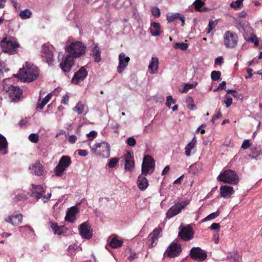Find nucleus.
<instances>
[{
    "mask_svg": "<svg viewBox=\"0 0 262 262\" xmlns=\"http://www.w3.org/2000/svg\"><path fill=\"white\" fill-rule=\"evenodd\" d=\"M149 31L152 36H159L161 34L160 24L156 22L152 23L151 24V27L149 28Z\"/></svg>",
    "mask_w": 262,
    "mask_h": 262,
    "instance_id": "nucleus-27",
    "label": "nucleus"
},
{
    "mask_svg": "<svg viewBox=\"0 0 262 262\" xmlns=\"http://www.w3.org/2000/svg\"><path fill=\"white\" fill-rule=\"evenodd\" d=\"M78 154L82 157H85L88 155V153L86 150L79 149L78 150Z\"/></svg>",
    "mask_w": 262,
    "mask_h": 262,
    "instance_id": "nucleus-62",
    "label": "nucleus"
},
{
    "mask_svg": "<svg viewBox=\"0 0 262 262\" xmlns=\"http://www.w3.org/2000/svg\"><path fill=\"white\" fill-rule=\"evenodd\" d=\"M197 85L196 82H194L193 83H186L183 88L182 89H180V92L182 93H185L187 92L189 90L195 88Z\"/></svg>",
    "mask_w": 262,
    "mask_h": 262,
    "instance_id": "nucleus-34",
    "label": "nucleus"
},
{
    "mask_svg": "<svg viewBox=\"0 0 262 262\" xmlns=\"http://www.w3.org/2000/svg\"><path fill=\"white\" fill-rule=\"evenodd\" d=\"M124 159L125 162V170L129 172L132 171L135 166L133 152H127L124 156Z\"/></svg>",
    "mask_w": 262,
    "mask_h": 262,
    "instance_id": "nucleus-14",
    "label": "nucleus"
},
{
    "mask_svg": "<svg viewBox=\"0 0 262 262\" xmlns=\"http://www.w3.org/2000/svg\"><path fill=\"white\" fill-rule=\"evenodd\" d=\"M196 143V139L193 137L192 140L188 143L185 146V155L187 157H189L192 155V150H193Z\"/></svg>",
    "mask_w": 262,
    "mask_h": 262,
    "instance_id": "nucleus-28",
    "label": "nucleus"
},
{
    "mask_svg": "<svg viewBox=\"0 0 262 262\" xmlns=\"http://www.w3.org/2000/svg\"><path fill=\"white\" fill-rule=\"evenodd\" d=\"M108 241L110 246L113 248H118L120 247L123 242L122 239H119L116 237H114L113 238L110 237Z\"/></svg>",
    "mask_w": 262,
    "mask_h": 262,
    "instance_id": "nucleus-29",
    "label": "nucleus"
},
{
    "mask_svg": "<svg viewBox=\"0 0 262 262\" xmlns=\"http://www.w3.org/2000/svg\"><path fill=\"white\" fill-rule=\"evenodd\" d=\"M176 103V100L173 99L171 96H168L167 97L166 104L167 106V107L170 108L172 104H174Z\"/></svg>",
    "mask_w": 262,
    "mask_h": 262,
    "instance_id": "nucleus-47",
    "label": "nucleus"
},
{
    "mask_svg": "<svg viewBox=\"0 0 262 262\" xmlns=\"http://www.w3.org/2000/svg\"><path fill=\"white\" fill-rule=\"evenodd\" d=\"M220 192L222 197L228 198L234 192V190L232 186L224 185L220 187Z\"/></svg>",
    "mask_w": 262,
    "mask_h": 262,
    "instance_id": "nucleus-23",
    "label": "nucleus"
},
{
    "mask_svg": "<svg viewBox=\"0 0 262 262\" xmlns=\"http://www.w3.org/2000/svg\"><path fill=\"white\" fill-rule=\"evenodd\" d=\"M217 24V21L216 20H210L209 21L208 28L205 29V32L206 34L210 33L212 31V30L216 27Z\"/></svg>",
    "mask_w": 262,
    "mask_h": 262,
    "instance_id": "nucleus-36",
    "label": "nucleus"
},
{
    "mask_svg": "<svg viewBox=\"0 0 262 262\" xmlns=\"http://www.w3.org/2000/svg\"><path fill=\"white\" fill-rule=\"evenodd\" d=\"M137 254L135 252H130V255L128 257V259L132 261L135 259H136L137 258Z\"/></svg>",
    "mask_w": 262,
    "mask_h": 262,
    "instance_id": "nucleus-64",
    "label": "nucleus"
},
{
    "mask_svg": "<svg viewBox=\"0 0 262 262\" xmlns=\"http://www.w3.org/2000/svg\"><path fill=\"white\" fill-rule=\"evenodd\" d=\"M30 172L37 176L42 175L43 167L40 163H36L29 167Z\"/></svg>",
    "mask_w": 262,
    "mask_h": 262,
    "instance_id": "nucleus-22",
    "label": "nucleus"
},
{
    "mask_svg": "<svg viewBox=\"0 0 262 262\" xmlns=\"http://www.w3.org/2000/svg\"><path fill=\"white\" fill-rule=\"evenodd\" d=\"M249 40L254 43L255 46H258L259 44L258 38L255 35H252L249 38Z\"/></svg>",
    "mask_w": 262,
    "mask_h": 262,
    "instance_id": "nucleus-53",
    "label": "nucleus"
},
{
    "mask_svg": "<svg viewBox=\"0 0 262 262\" xmlns=\"http://www.w3.org/2000/svg\"><path fill=\"white\" fill-rule=\"evenodd\" d=\"M52 97V94H48L41 101V102L38 103L37 105V107L39 109H42L45 105L47 104L49 101L50 100Z\"/></svg>",
    "mask_w": 262,
    "mask_h": 262,
    "instance_id": "nucleus-33",
    "label": "nucleus"
},
{
    "mask_svg": "<svg viewBox=\"0 0 262 262\" xmlns=\"http://www.w3.org/2000/svg\"><path fill=\"white\" fill-rule=\"evenodd\" d=\"M222 117V114L221 113V110H219L217 112V114L216 115H214L211 119V122L212 123H214L215 120L220 118Z\"/></svg>",
    "mask_w": 262,
    "mask_h": 262,
    "instance_id": "nucleus-55",
    "label": "nucleus"
},
{
    "mask_svg": "<svg viewBox=\"0 0 262 262\" xmlns=\"http://www.w3.org/2000/svg\"><path fill=\"white\" fill-rule=\"evenodd\" d=\"M190 255L192 258L199 261H202L207 257L206 253L199 247L192 248L190 250Z\"/></svg>",
    "mask_w": 262,
    "mask_h": 262,
    "instance_id": "nucleus-13",
    "label": "nucleus"
},
{
    "mask_svg": "<svg viewBox=\"0 0 262 262\" xmlns=\"http://www.w3.org/2000/svg\"><path fill=\"white\" fill-rule=\"evenodd\" d=\"M179 234L180 236L185 241L191 239L193 235L192 229L190 226L183 227Z\"/></svg>",
    "mask_w": 262,
    "mask_h": 262,
    "instance_id": "nucleus-19",
    "label": "nucleus"
},
{
    "mask_svg": "<svg viewBox=\"0 0 262 262\" xmlns=\"http://www.w3.org/2000/svg\"><path fill=\"white\" fill-rule=\"evenodd\" d=\"M137 184L139 188L141 190L143 191L147 188L148 186V181L145 177L140 175L138 178Z\"/></svg>",
    "mask_w": 262,
    "mask_h": 262,
    "instance_id": "nucleus-25",
    "label": "nucleus"
},
{
    "mask_svg": "<svg viewBox=\"0 0 262 262\" xmlns=\"http://www.w3.org/2000/svg\"><path fill=\"white\" fill-rule=\"evenodd\" d=\"M71 164V160L69 156H63L61 157L57 165L54 168L56 176L61 177L66 169Z\"/></svg>",
    "mask_w": 262,
    "mask_h": 262,
    "instance_id": "nucleus-6",
    "label": "nucleus"
},
{
    "mask_svg": "<svg viewBox=\"0 0 262 262\" xmlns=\"http://www.w3.org/2000/svg\"><path fill=\"white\" fill-rule=\"evenodd\" d=\"M182 14L179 13H171L170 15H167V20L168 22H172L180 18Z\"/></svg>",
    "mask_w": 262,
    "mask_h": 262,
    "instance_id": "nucleus-35",
    "label": "nucleus"
},
{
    "mask_svg": "<svg viewBox=\"0 0 262 262\" xmlns=\"http://www.w3.org/2000/svg\"><path fill=\"white\" fill-rule=\"evenodd\" d=\"M126 143L130 146H134L136 144V140L132 137L127 139Z\"/></svg>",
    "mask_w": 262,
    "mask_h": 262,
    "instance_id": "nucleus-49",
    "label": "nucleus"
},
{
    "mask_svg": "<svg viewBox=\"0 0 262 262\" xmlns=\"http://www.w3.org/2000/svg\"><path fill=\"white\" fill-rule=\"evenodd\" d=\"M151 246L152 247L154 246L157 243V241H158V235H155L153 234L152 233L151 234Z\"/></svg>",
    "mask_w": 262,
    "mask_h": 262,
    "instance_id": "nucleus-54",
    "label": "nucleus"
},
{
    "mask_svg": "<svg viewBox=\"0 0 262 262\" xmlns=\"http://www.w3.org/2000/svg\"><path fill=\"white\" fill-rule=\"evenodd\" d=\"M88 75L86 70L82 67L77 72L72 79V82L74 84H78L80 81L84 80Z\"/></svg>",
    "mask_w": 262,
    "mask_h": 262,
    "instance_id": "nucleus-18",
    "label": "nucleus"
},
{
    "mask_svg": "<svg viewBox=\"0 0 262 262\" xmlns=\"http://www.w3.org/2000/svg\"><path fill=\"white\" fill-rule=\"evenodd\" d=\"M151 12L152 14L156 17H158L160 15V10L159 8L157 7H151Z\"/></svg>",
    "mask_w": 262,
    "mask_h": 262,
    "instance_id": "nucleus-46",
    "label": "nucleus"
},
{
    "mask_svg": "<svg viewBox=\"0 0 262 262\" xmlns=\"http://www.w3.org/2000/svg\"><path fill=\"white\" fill-rule=\"evenodd\" d=\"M211 230H219L220 229V225L218 223H213L209 227Z\"/></svg>",
    "mask_w": 262,
    "mask_h": 262,
    "instance_id": "nucleus-57",
    "label": "nucleus"
},
{
    "mask_svg": "<svg viewBox=\"0 0 262 262\" xmlns=\"http://www.w3.org/2000/svg\"><path fill=\"white\" fill-rule=\"evenodd\" d=\"M50 227L55 234L60 235L66 230L64 226H58L56 223H51Z\"/></svg>",
    "mask_w": 262,
    "mask_h": 262,
    "instance_id": "nucleus-30",
    "label": "nucleus"
},
{
    "mask_svg": "<svg viewBox=\"0 0 262 262\" xmlns=\"http://www.w3.org/2000/svg\"><path fill=\"white\" fill-rule=\"evenodd\" d=\"M19 230L20 232L22 233H25L27 231L32 232L33 231V229L28 225L20 226L18 227Z\"/></svg>",
    "mask_w": 262,
    "mask_h": 262,
    "instance_id": "nucleus-45",
    "label": "nucleus"
},
{
    "mask_svg": "<svg viewBox=\"0 0 262 262\" xmlns=\"http://www.w3.org/2000/svg\"><path fill=\"white\" fill-rule=\"evenodd\" d=\"M32 15L31 11L28 9H26L23 10L20 12L19 16L22 19H28L31 17Z\"/></svg>",
    "mask_w": 262,
    "mask_h": 262,
    "instance_id": "nucleus-37",
    "label": "nucleus"
},
{
    "mask_svg": "<svg viewBox=\"0 0 262 262\" xmlns=\"http://www.w3.org/2000/svg\"><path fill=\"white\" fill-rule=\"evenodd\" d=\"M181 252V245L176 243H172L167 248L166 254L170 257H174L179 255Z\"/></svg>",
    "mask_w": 262,
    "mask_h": 262,
    "instance_id": "nucleus-15",
    "label": "nucleus"
},
{
    "mask_svg": "<svg viewBox=\"0 0 262 262\" xmlns=\"http://www.w3.org/2000/svg\"><path fill=\"white\" fill-rule=\"evenodd\" d=\"M69 99V97L68 95L67 94H66L65 95H64L62 97V99L61 100V103L64 104H68Z\"/></svg>",
    "mask_w": 262,
    "mask_h": 262,
    "instance_id": "nucleus-60",
    "label": "nucleus"
},
{
    "mask_svg": "<svg viewBox=\"0 0 262 262\" xmlns=\"http://www.w3.org/2000/svg\"><path fill=\"white\" fill-rule=\"evenodd\" d=\"M19 46L16 39L11 36L5 37L1 42V46L3 51L11 54L17 53V49L19 47Z\"/></svg>",
    "mask_w": 262,
    "mask_h": 262,
    "instance_id": "nucleus-3",
    "label": "nucleus"
},
{
    "mask_svg": "<svg viewBox=\"0 0 262 262\" xmlns=\"http://www.w3.org/2000/svg\"><path fill=\"white\" fill-rule=\"evenodd\" d=\"M250 141L248 139L245 140L242 145L241 148L243 149H246L250 147Z\"/></svg>",
    "mask_w": 262,
    "mask_h": 262,
    "instance_id": "nucleus-52",
    "label": "nucleus"
},
{
    "mask_svg": "<svg viewBox=\"0 0 262 262\" xmlns=\"http://www.w3.org/2000/svg\"><path fill=\"white\" fill-rule=\"evenodd\" d=\"M5 221L13 226H18L22 223L23 215L20 213L13 214L6 217Z\"/></svg>",
    "mask_w": 262,
    "mask_h": 262,
    "instance_id": "nucleus-17",
    "label": "nucleus"
},
{
    "mask_svg": "<svg viewBox=\"0 0 262 262\" xmlns=\"http://www.w3.org/2000/svg\"><path fill=\"white\" fill-rule=\"evenodd\" d=\"M41 53V56L43 58L46 59V62L49 65L52 64L54 61L53 54L49 48L45 45H43L42 46Z\"/></svg>",
    "mask_w": 262,
    "mask_h": 262,
    "instance_id": "nucleus-16",
    "label": "nucleus"
},
{
    "mask_svg": "<svg viewBox=\"0 0 262 262\" xmlns=\"http://www.w3.org/2000/svg\"><path fill=\"white\" fill-rule=\"evenodd\" d=\"M226 99L224 100V103L227 107H229L232 103V98L227 95L225 96Z\"/></svg>",
    "mask_w": 262,
    "mask_h": 262,
    "instance_id": "nucleus-51",
    "label": "nucleus"
},
{
    "mask_svg": "<svg viewBox=\"0 0 262 262\" xmlns=\"http://www.w3.org/2000/svg\"><path fill=\"white\" fill-rule=\"evenodd\" d=\"M188 47V44L185 42H180V43H175L173 45V48L176 49H180L182 51H185L187 49Z\"/></svg>",
    "mask_w": 262,
    "mask_h": 262,
    "instance_id": "nucleus-38",
    "label": "nucleus"
},
{
    "mask_svg": "<svg viewBox=\"0 0 262 262\" xmlns=\"http://www.w3.org/2000/svg\"><path fill=\"white\" fill-rule=\"evenodd\" d=\"M251 154L249 155V156L251 157L252 158H256L259 155V151L257 149V148H252L251 149Z\"/></svg>",
    "mask_w": 262,
    "mask_h": 262,
    "instance_id": "nucleus-48",
    "label": "nucleus"
},
{
    "mask_svg": "<svg viewBox=\"0 0 262 262\" xmlns=\"http://www.w3.org/2000/svg\"><path fill=\"white\" fill-rule=\"evenodd\" d=\"M189 203V201L188 200H186L176 204L168 210L166 213V217L170 219L179 214L181 211Z\"/></svg>",
    "mask_w": 262,
    "mask_h": 262,
    "instance_id": "nucleus-8",
    "label": "nucleus"
},
{
    "mask_svg": "<svg viewBox=\"0 0 262 262\" xmlns=\"http://www.w3.org/2000/svg\"><path fill=\"white\" fill-rule=\"evenodd\" d=\"M45 189L40 185L32 184L29 188L28 194L32 198L38 200H41Z\"/></svg>",
    "mask_w": 262,
    "mask_h": 262,
    "instance_id": "nucleus-10",
    "label": "nucleus"
},
{
    "mask_svg": "<svg viewBox=\"0 0 262 262\" xmlns=\"http://www.w3.org/2000/svg\"><path fill=\"white\" fill-rule=\"evenodd\" d=\"M77 140V137L75 135H71L69 139H68V141L69 142L71 143V144H74L76 142Z\"/></svg>",
    "mask_w": 262,
    "mask_h": 262,
    "instance_id": "nucleus-59",
    "label": "nucleus"
},
{
    "mask_svg": "<svg viewBox=\"0 0 262 262\" xmlns=\"http://www.w3.org/2000/svg\"><path fill=\"white\" fill-rule=\"evenodd\" d=\"M226 81H222L218 86V87L214 90V92H216L217 90H224L226 88Z\"/></svg>",
    "mask_w": 262,
    "mask_h": 262,
    "instance_id": "nucleus-56",
    "label": "nucleus"
},
{
    "mask_svg": "<svg viewBox=\"0 0 262 262\" xmlns=\"http://www.w3.org/2000/svg\"><path fill=\"white\" fill-rule=\"evenodd\" d=\"M159 67V59L157 57H153L148 66V71L151 74H156Z\"/></svg>",
    "mask_w": 262,
    "mask_h": 262,
    "instance_id": "nucleus-24",
    "label": "nucleus"
},
{
    "mask_svg": "<svg viewBox=\"0 0 262 262\" xmlns=\"http://www.w3.org/2000/svg\"><path fill=\"white\" fill-rule=\"evenodd\" d=\"M91 151L96 156L107 158L110 156L111 147L106 142L96 143L93 146L90 145Z\"/></svg>",
    "mask_w": 262,
    "mask_h": 262,
    "instance_id": "nucleus-4",
    "label": "nucleus"
},
{
    "mask_svg": "<svg viewBox=\"0 0 262 262\" xmlns=\"http://www.w3.org/2000/svg\"><path fill=\"white\" fill-rule=\"evenodd\" d=\"M78 212V209L76 206H73L68 209L65 220L67 221L73 223L76 220V215Z\"/></svg>",
    "mask_w": 262,
    "mask_h": 262,
    "instance_id": "nucleus-21",
    "label": "nucleus"
},
{
    "mask_svg": "<svg viewBox=\"0 0 262 262\" xmlns=\"http://www.w3.org/2000/svg\"><path fill=\"white\" fill-rule=\"evenodd\" d=\"M244 0H236L230 4V7L234 9H237L242 5Z\"/></svg>",
    "mask_w": 262,
    "mask_h": 262,
    "instance_id": "nucleus-44",
    "label": "nucleus"
},
{
    "mask_svg": "<svg viewBox=\"0 0 262 262\" xmlns=\"http://www.w3.org/2000/svg\"><path fill=\"white\" fill-rule=\"evenodd\" d=\"M73 110L76 112L78 114H81L83 112L85 113V114L88 112V109L86 105L83 104L81 102H79L76 106L74 107Z\"/></svg>",
    "mask_w": 262,
    "mask_h": 262,
    "instance_id": "nucleus-31",
    "label": "nucleus"
},
{
    "mask_svg": "<svg viewBox=\"0 0 262 262\" xmlns=\"http://www.w3.org/2000/svg\"><path fill=\"white\" fill-rule=\"evenodd\" d=\"M14 77L19 78L22 81L31 82L38 76L37 68L33 64L27 62L25 66L19 70Z\"/></svg>",
    "mask_w": 262,
    "mask_h": 262,
    "instance_id": "nucleus-2",
    "label": "nucleus"
},
{
    "mask_svg": "<svg viewBox=\"0 0 262 262\" xmlns=\"http://www.w3.org/2000/svg\"><path fill=\"white\" fill-rule=\"evenodd\" d=\"M7 142L5 137L0 134V151L7 147Z\"/></svg>",
    "mask_w": 262,
    "mask_h": 262,
    "instance_id": "nucleus-40",
    "label": "nucleus"
},
{
    "mask_svg": "<svg viewBox=\"0 0 262 262\" xmlns=\"http://www.w3.org/2000/svg\"><path fill=\"white\" fill-rule=\"evenodd\" d=\"M91 55L96 62H99L101 60V52L97 45H95L92 48V52Z\"/></svg>",
    "mask_w": 262,
    "mask_h": 262,
    "instance_id": "nucleus-26",
    "label": "nucleus"
},
{
    "mask_svg": "<svg viewBox=\"0 0 262 262\" xmlns=\"http://www.w3.org/2000/svg\"><path fill=\"white\" fill-rule=\"evenodd\" d=\"M221 73L219 71H213L211 73V77L212 80L216 81L220 79Z\"/></svg>",
    "mask_w": 262,
    "mask_h": 262,
    "instance_id": "nucleus-41",
    "label": "nucleus"
},
{
    "mask_svg": "<svg viewBox=\"0 0 262 262\" xmlns=\"http://www.w3.org/2000/svg\"><path fill=\"white\" fill-rule=\"evenodd\" d=\"M224 43L227 48H234L238 42V36L236 33L227 31L224 34Z\"/></svg>",
    "mask_w": 262,
    "mask_h": 262,
    "instance_id": "nucleus-7",
    "label": "nucleus"
},
{
    "mask_svg": "<svg viewBox=\"0 0 262 262\" xmlns=\"http://www.w3.org/2000/svg\"><path fill=\"white\" fill-rule=\"evenodd\" d=\"M162 232V229L160 228L155 229L153 231L152 234L155 235H158V237L161 236L160 234Z\"/></svg>",
    "mask_w": 262,
    "mask_h": 262,
    "instance_id": "nucleus-63",
    "label": "nucleus"
},
{
    "mask_svg": "<svg viewBox=\"0 0 262 262\" xmlns=\"http://www.w3.org/2000/svg\"><path fill=\"white\" fill-rule=\"evenodd\" d=\"M68 54L64 56L62 53L58 54V60L60 67L64 72H69L74 64V59L78 58L85 53V46L80 41L72 42L66 48Z\"/></svg>",
    "mask_w": 262,
    "mask_h": 262,
    "instance_id": "nucleus-1",
    "label": "nucleus"
},
{
    "mask_svg": "<svg viewBox=\"0 0 262 262\" xmlns=\"http://www.w3.org/2000/svg\"><path fill=\"white\" fill-rule=\"evenodd\" d=\"M223 61H224V59H223V57L219 56L215 59V64L221 65L223 63Z\"/></svg>",
    "mask_w": 262,
    "mask_h": 262,
    "instance_id": "nucleus-61",
    "label": "nucleus"
},
{
    "mask_svg": "<svg viewBox=\"0 0 262 262\" xmlns=\"http://www.w3.org/2000/svg\"><path fill=\"white\" fill-rule=\"evenodd\" d=\"M155 165L154 161L152 158L149 156H145L143 159L142 164V173L146 175L150 170L153 169Z\"/></svg>",
    "mask_w": 262,
    "mask_h": 262,
    "instance_id": "nucleus-11",
    "label": "nucleus"
},
{
    "mask_svg": "<svg viewBox=\"0 0 262 262\" xmlns=\"http://www.w3.org/2000/svg\"><path fill=\"white\" fill-rule=\"evenodd\" d=\"M97 135V133L96 131L92 130L86 134V137L90 139V141H92L96 138Z\"/></svg>",
    "mask_w": 262,
    "mask_h": 262,
    "instance_id": "nucleus-50",
    "label": "nucleus"
},
{
    "mask_svg": "<svg viewBox=\"0 0 262 262\" xmlns=\"http://www.w3.org/2000/svg\"><path fill=\"white\" fill-rule=\"evenodd\" d=\"M193 5L194 6L195 9L198 11L205 12L207 10L206 8H202L204 5V3L201 0H195Z\"/></svg>",
    "mask_w": 262,
    "mask_h": 262,
    "instance_id": "nucleus-32",
    "label": "nucleus"
},
{
    "mask_svg": "<svg viewBox=\"0 0 262 262\" xmlns=\"http://www.w3.org/2000/svg\"><path fill=\"white\" fill-rule=\"evenodd\" d=\"M220 214V212L219 211H217L216 212H212L207 215L205 218L203 219L202 222H206L208 221L212 220L216 217H217Z\"/></svg>",
    "mask_w": 262,
    "mask_h": 262,
    "instance_id": "nucleus-39",
    "label": "nucleus"
},
{
    "mask_svg": "<svg viewBox=\"0 0 262 262\" xmlns=\"http://www.w3.org/2000/svg\"><path fill=\"white\" fill-rule=\"evenodd\" d=\"M79 234L85 239H89L92 237L93 230L91 229L90 224L85 222L81 224L78 227Z\"/></svg>",
    "mask_w": 262,
    "mask_h": 262,
    "instance_id": "nucleus-9",
    "label": "nucleus"
},
{
    "mask_svg": "<svg viewBox=\"0 0 262 262\" xmlns=\"http://www.w3.org/2000/svg\"><path fill=\"white\" fill-rule=\"evenodd\" d=\"M218 181L231 184H236L238 182V177L236 173L232 170H226L217 178Z\"/></svg>",
    "mask_w": 262,
    "mask_h": 262,
    "instance_id": "nucleus-5",
    "label": "nucleus"
},
{
    "mask_svg": "<svg viewBox=\"0 0 262 262\" xmlns=\"http://www.w3.org/2000/svg\"><path fill=\"white\" fill-rule=\"evenodd\" d=\"M119 159L118 158H114L110 160L109 162L108 163V166L109 168H114L117 165L118 162H119Z\"/></svg>",
    "mask_w": 262,
    "mask_h": 262,
    "instance_id": "nucleus-43",
    "label": "nucleus"
},
{
    "mask_svg": "<svg viewBox=\"0 0 262 262\" xmlns=\"http://www.w3.org/2000/svg\"><path fill=\"white\" fill-rule=\"evenodd\" d=\"M6 91L9 93V95L11 97H15V100H18L21 94V89L17 86H14L12 85L8 86V89ZM13 99H14L13 98Z\"/></svg>",
    "mask_w": 262,
    "mask_h": 262,
    "instance_id": "nucleus-20",
    "label": "nucleus"
},
{
    "mask_svg": "<svg viewBox=\"0 0 262 262\" xmlns=\"http://www.w3.org/2000/svg\"><path fill=\"white\" fill-rule=\"evenodd\" d=\"M130 58L123 52L119 55V64L117 67V72L119 73H122L127 67Z\"/></svg>",
    "mask_w": 262,
    "mask_h": 262,
    "instance_id": "nucleus-12",
    "label": "nucleus"
},
{
    "mask_svg": "<svg viewBox=\"0 0 262 262\" xmlns=\"http://www.w3.org/2000/svg\"><path fill=\"white\" fill-rule=\"evenodd\" d=\"M28 139L31 142L36 143L39 140V136L37 134L32 133L29 136Z\"/></svg>",
    "mask_w": 262,
    "mask_h": 262,
    "instance_id": "nucleus-42",
    "label": "nucleus"
},
{
    "mask_svg": "<svg viewBox=\"0 0 262 262\" xmlns=\"http://www.w3.org/2000/svg\"><path fill=\"white\" fill-rule=\"evenodd\" d=\"M51 196V193H48L46 195L42 196L41 198V201L43 203H46L47 202L49 199H50Z\"/></svg>",
    "mask_w": 262,
    "mask_h": 262,
    "instance_id": "nucleus-58",
    "label": "nucleus"
}]
</instances>
